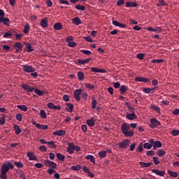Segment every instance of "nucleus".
<instances>
[{
	"instance_id": "45",
	"label": "nucleus",
	"mask_w": 179,
	"mask_h": 179,
	"mask_svg": "<svg viewBox=\"0 0 179 179\" xmlns=\"http://www.w3.org/2000/svg\"><path fill=\"white\" fill-rule=\"evenodd\" d=\"M6 116L5 115H2V117L0 119V125H3L6 122Z\"/></svg>"
},
{
	"instance_id": "37",
	"label": "nucleus",
	"mask_w": 179,
	"mask_h": 179,
	"mask_svg": "<svg viewBox=\"0 0 179 179\" xmlns=\"http://www.w3.org/2000/svg\"><path fill=\"white\" fill-rule=\"evenodd\" d=\"M17 108H19V110H21V111H24L26 112L27 110V106H26L25 105H17Z\"/></svg>"
},
{
	"instance_id": "50",
	"label": "nucleus",
	"mask_w": 179,
	"mask_h": 179,
	"mask_svg": "<svg viewBox=\"0 0 179 179\" xmlns=\"http://www.w3.org/2000/svg\"><path fill=\"white\" fill-rule=\"evenodd\" d=\"M34 93L38 94V96H43L44 94V92H43V91L40 90L39 89H35Z\"/></svg>"
},
{
	"instance_id": "11",
	"label": "nucleus",
	"mask_w": 179,
	"mask_h": 179,
	"mask_svg": "<svg viewBox=\"0 0 179 179\" xmlns=\"http://www.w3.org/2000/svg\"><path fill=\"white\" fill-rule=\"evenodd\" d=\"M47 106L48 108H50V110H61V106H55L54 103L51 102L48 103Z\"/></svg>"
},
{
	"instance_id": "39",
	"label": "nucleus",
	"mask_w": 179,
	"mask_h": 179,
	"mask_svg": "<svg viewBox=\"0 0 179 179\" xmlns=\"http://www.w3.org/2000/svg\"><path fill=\"white\" fill-rule=\"evenodd\" d=\"M157 6H167V4L164 1V0H159L158 3H157Z\"/></svg>"
},
{
	"instance_id": "62",
	"label": "nucleus",
	"mask_w": 179,
	"mask_h": 179,
	"mask_svg": "<svg viewBox=\"0 0 179 179\" xmlns=\"http://www.w3.org/2000/svg\"><path fill=\"white\" fill-rule=\"evenodd\" d=\"M39 150H41V152H47V148L45 147V145H41L39 147Z\"/></svg>"
},
{
	"instance_id": "1",
	"label": "nucleus",
	"mask_w": 179,
	"mask_h": 179,
	"mask_svg": "<svg viewBox=\"0 0 179 179\" xmlns=\"http://www.w3.org/2000/svg\"><path fill=\"white\" fill-rule=\"evenodd\" d=\"M13 164L10 162H8L6 164H3L1 168V173L0 178L1 179H8V176H6L8 171H9L10 169H13Z\"/></svg>"
},
{
	"instance_id": "64",
	"label": "nucleus",
	"mask_w": 179,
	"mask_h": 179,
	"mask_svg": "<svg viewBox=\"0 0 179 179\" xmlns=\"http://www.w3.org/2000/svg\"><path fill=\"white\" fill-rule=\"evenodd\" d=\"M68 45L69 47H75V45H76V43L74 41H71L68 43Z\"/></svg>"
},
{
	"instance_id": "28",
	"label": "nucleus",
	"mask_w": 179,
	"mask_h": 179,
	"mask_svg": "<svg viewBox=\"0 0 179 179\" xmlns=\"http://www.w3.org/2000/svg\"><path fill=\"white\" fill-rule=\"evenodd\" d=\"M71 170H73V171H79L80 169H82V166L80 164H77L76 166H71Z\"/></svg>"
},
{
	"instance_id": "36",
	"label": "nucleus",
	"mask_w": 179,
	"mask_h": 179,
	"mask_svg": "<svg viewBox=\"0 0 179 179\" xmlns=\"http://www.w3.org/2000/svg\"><path fill=\"white\" fill-rule=\"evenodd\" d=\"M30 31V25L29 23H27L24 27V34H27Z\"/></svg>"
},
{
	"instance_id": "20",
	"label": "nucleus",
	"mask_w": 179,
	"mask_h": 179,
	"mask_svg": "<svg viewBox=\"0 0 179 179\" xmlns=\"http://www.w3.org/2000/svg\"><path fill=\"white\" fill-rule=\"evenodd\" d=\"M136 6H138V4L136 3V2H131V1L126 2L127 8H136Z\"/></svg>"
},
{
	"instance_id": "9",
	"label": "nucleus",
	"mask_w": 179,
	"mask_h": 179,
	"mask_svg": "<svg viewBox=\"0 0 179 179\" xmlns=\"http://www.w3.org/2000/svg\"><path fill=\"white\" fill-rule=\"evenodd\" d=\"M66 134V131L65 130H57L52 133V135H55V136H64Z\"/></svg>"
},
{
	"instance_id": "7",
	"label": "nucleus",
	"mask_w": 179,
	"mask_h": 179,
	"mask_svg": "<svg viewBox=\"0 0 179 179\" xmlns=\"http://www.w3.org/2000/svg\"><path fill=\"white\" fill-rule=\"evenodd\" d=\"M43 164L46 166V167H50V169H57V163L48 159L45 160Z\"/></svg>"
},
{
	"instance_id": "13",
	"label": "nucleus",
	"mask_w": 179,
	"mask_h": 179,
	"mask_svg": "<svg viewBox=\"0 0 179 179\" xmlns=\"http://www.w3.org/2000/svg\"><path fill=\"white\" fill-rule=\"evenodd\" d=\"M67 150H68L69 155H72V153H73V152H75V144H73V143H69Z\"/></svg>"
},
{
	"instance_id": "19",
	"label": "nucleus",
	"mask_w": 179,
	"mask_h": 179,
	"mask_svg": "<svg viewBox=\"0 0 179 179\" xmlns=\"http://www.w3.org/2000/svg\"><path fill=\"white\" fill-rule=\"evenodd\" d=\"M136 82H145V83H148L149 82V78H143V77H136L135 78Z\"/></svg>"
},
{
	"instance_id": "43",
	"label": "nucleus",
	"mask_w": 179,
	"mask_h": 179,
	"mask_svg": "<svg viewBox=\"0 0 179 179\" xmlns=\"http://www.w3.org/2000/svg\"><path fill=\"white\" fill-rule=\"evenodd\" d=\"M144 149H150L151 148H153V145L150 144V143H145L143 145Z\"/></svg>"
},
{
	"instance_id": "54",
	"label": "nucleus",
	"mask_w": 179,
	"mask_h": 179,
	"mask_svg": "<svg viewBox=\"0 0 179 179\" xmlns=\"http://www.w3.org/2000/svg\"><path fill=\"white\" fill-rule=\"evenodd\" d=\"M14 164L16 166V167H17V169H22V167H23V164L20 162H14Z\"/></svg>"
},
{
	"instance_id": "5",
	"label": "nucleus",
	"mask_w": 179,
	"mask_h": 179,
	"mask_svg": "<svg viewBox=\"0 0 179 179\" xmlns=\"http://www.w3.org/2000/svg\"><path fill=\"white\" fill-rule=\"evenodd\" d=\"M23 71L26 73H31L33 72H36V69L33 68V66L24 64L22 65Z\"/></svg>"
},
{
	"instance_id": "47",
	"label": "nucleus",
	"mask_w": 179,
	"mask_h": 179,
	"mask_svg": "<svg viewBox=\"0 0 179 179\" xmlns=\"http://www.w3.org/2000/svg\"><path fill=\"white\" fill-rule=\"evenodd\" d=\"M150 108H152V110H155L157 113H160V108L156 105H151Z\"/></svg>"
},
{
	"instance_id": "55",
	"label": "nucleus",
	"mask_w": 179,
	"mask_h": 179,
	"mask_svg": "<svg viewBox=\"0 0 179 179\" xmlns=\"http://www.w3.org/2000/svg\"><path fill=\"white\" fill-rule=\"evenodd\" d=\"M171 135H173V136H177L179 135V131L178 129H173L171 131Z\"/></svg>"
},
{
	"instance_id": "63",
	"label": "nucleus",
	"mask_w": 179,
	"mask_h": 179,
	"mask_svg": "<svg viewBox=\"0 0 179 179\" xmlns=\"http://www.w3.org/2000/svg\"><path fill=\"white\" fill-rule=\"evenodd\" d=\"M128 110L129 113H131V114H135V109L132 108L131 106H128Z\"/></svg>"
},
{
	"instance_id": "18",
	"label": "nucleus",
	"mask_w": 179,
	"mask_h": 179,
	"mask_svg": "<svg viewBox=\"0 0 179 179\" xmlns=\"http://www.w3.org/2000/svg\"><path fill=\"white\" fill-rule=\"evenodd\" d=\"M27 156L29 157V160H37V156L31 152H28Z\"/></svg>"
},
{
	"instance_id": "61",
	"label": "nucleus",
	"mask_w": 179,
	"mask_h": 179,
	"mask_svg": "<svg viewBox=\"0 0 179 179\" xmlns=\"http://www.w3.org/2000/svg\"><path fill=\"white\" fill-rule=\"evenodd\" d=\"M15 47H16L19 50H22V43H20V42L15 43Z\"/></svg>"
},
{
	"instance_id": "42",
	"label": "nucleus",
	"mask_w": 179,
	"mask_h": 179,
	"mask_svg": "<svg viewBox=\"0 0 179 179\" xmlns=\"http://www.w3.org/2000/svg\"><path fill=\"white\" fill-rule=\"evenodd\" d=\"M85 86L87 89H89V90H93V89H94V85L90 83H85Z\"/></svg>"
},
{
	"instance_id": "52",
	"label": "nucleus",
	"mask_w": 179,
	"mask_h": 179,
	"mask_svg": "<svg viewBox=\"0 0 179 179\" xmlns=\"http://www.w3.org/2000/svg\"><path fill=\"white\" fill-rule=\"evenodd\" d=\"M87 92H81V99L83 100H87Z\"/></svg>"
},
{
	"instance_id": "26",
	"label": "nucleus",
	"mask_w": 179,
	"mask_h": 179,
	"mask_svg": "<svg viewBox=\"0 0 179 179\" xmlns=\"http://www.w3.org/2000/svg\"><path fill=\"white\" fill-rule=\"evenodd\" d=\"M86 124L88 127H94V119H88L86 120Z\"/></svg>"
},
{
	"instance_id": "49",
	"label": "nucleus",
	"mask_w": 179,
	"mask_h": 179,
	"mask_svg": "<svg viewBox=\"0 0 179 179\" xmlns=\"http://www.w3.org/2000/svg\"><path fill=\"white\" fill-rule=\"evenodd\" d=\"M66 106L69 108V110H67V111H69V113H72V111H73V105L72 103H66Z\"/></svg>"
},
{
	"instance_id": "6",
	"label": "nucleus",
	"mask_w": 179,
	"mask_h": 179,
	"mask_svg": "<svg viewBox=\"0 0 179 179\" xmlns=\"http://www.w3.org/2000/svg\"><path fill=\"white\" fill-rule=\"evenodd\" d=\"M117 146H119L120 149H127V148L129 146V140L128 139L122 140V142L117 144Z\"/></svg>"
},
{
	"instance_id": "4",
	"label": "nucleus",
	"mask_w": 179,
	"mask_h": 179,
	"mask_svg": "<svg viewBox=\"0 0 179 179\" xmlns=\"http://www.w3.org/2000/svg\"><path fill=\"white\" fill-rule=\"evenodd\" d=\"M160 125V122L157 120L155 117L151 118L150 120V128H152V129H155V128H157V127H159Z\"/></svg>"
},
{
	"instance_id": "14",
	"label": "nucleus",
	"mask_w": 179,
	"mask_h": 179,
	"mask_svg": "<svg viewBox=\"0 0 179 179\" xmlns=\"http://www.w3.org/2000/svg\"><path fill=\"white\" fill-rule=\"evenodd\" d=\"M22 89H24V90H25L26 92H33V90H34V88L30 87V85L26 84V83H23L22 85Z\"/></svg>"
},
{
	"instance_id": "58",
	"label": "nucleus",
	"mask_w": 179,
	"mask_h": 179,
	"mask_svg": "<svg viewBox=\"0 0 179 179\" xmlns=\"http://www.w3.org/2000/svg\"><path fill=\"white\" fill-rule=\"evenodd\" d=\"M15 118L16 120H17V121H22V120L23 119V117L22 116V114L20 113H17L16 115H15Z\"/></svg>"
},
{
	"instance_id": "30",
	"label": "nucleus",
	"mask_w": 179,
	"mask_h": 179,
	"mask_svg": "<svg viewBox=\"0 0 179 179\" xmlns=\"http://www.w3.org/2000/svg\"><path fill=\"white\" fill-rule=\"evenodd\" d=\"M78 80H83L85 79V73L82 71H78L77 73Z\"/></svg>"
},
{
	"instance_id": "53",
	"label": "nucleus",
	"mask_w": 179,
	"mask_h": 179,
	"mask_svg": "<svg viewBox=\"0 0 179 179\" xmlns=\"http://www.w3.org/2000/svg\"><path fill=\"white\" fill-rule=\"evenodd\" d=\"M154 164H156L157 166V164H160V161H159V158L157 157H153L152 158Z\"/></svg>"
},
{
	"instance_id": "57",
	"label": "nucleus",
	"mask_w": 179,
	"mask_h": 179,
	"mask_svg": "<svg viewBox=\"0 0 179 179\" xmlns=\"http://www.w3.org/2000/svg\"><path fill=\"white\" fill-rule=\"evenodd\" d=\"M83 54H85V55H90L92 54V52L90 50H80Z\"/></svg>"
},
{
	"instance_id": "21",
	"label": "nucleus",
	"mask_w": 179,
	"mask_h": 179,
	"mask_svg": "<svg viewBox=\"0 0 179 179\" xmlns=\"http://www.w3.org/2000/svg\"><path fill=\"white\" fill-rule=\"evenodd\" d=\"M72 22H73V24H76V26H79V24H82V21L78 17L73 18Z\"/></svg>"
},
{
	"instance_id": "38",
	"label": "nucleus",
	"mask_w": 179,
	"mask_h": 179,
	"mask_svg": "<svg viewBox=\"0 0 179 179\" xmlns=\"http://www.w3.org/2000/svg\"><path fill=\"white\" fill-rule=\"evenodd\" d=\"M99 156L101 157V159H104V157H106L107 156V152L106 151H100L98 153Z\"/></svg>"
},
{
	"instance_id": "40",
	"label": "nucleus",
	"mask_w": 179,
	"mask_h": 179,
	"mask_svg": "<svg viewBox=\"0 0 179 179\" xmlns=\"http://www.w3.org/2000/svg\"><path fill=\"white\" fill-rule=\"evenodd\" d=\"M168 174H169V176H171V177H178V173H177V172H173V171H168Z\"/></svg>"
},
{
	"instance_id": "2",
	"label": "nucleus",
	"mask_w": 179,
	"mask_h": 179,
	"mask_svg": "<svg viewBox=\"0 0 179 179\" xmlns=\"http://www.w3.org/2000/svg\"><path fill=\"white\" fill-rule=\"evenodd\" d=\"M130 129H131V127H129V123L124 122L122 124V126H121L122 134H123V135H124V136H126L127 138H131L134 136V132L133 130H130Z\"/></svg>"
},
{
	"instance_id": "17",
	"label": "nucleus",
	"mask_w": 179,
	"mask_h": 179,
	"mask_svg": "<svg viewBox=\"0 0 179 179\" xmlns=\"http://www.w3.org/2000/svg\"><path fill=\"white\" fill-rule=\"evenodd\" d=\"M34 125H36V128H38V129H48V125L47 124H41L38 123H35L33 122Z\"/></svg>"
},
{
	"instance_id": "34",
	"label": "nucleus",
	"mask_w": 179,
	"mask_h": 179,
	"mask_svg": "<svg viewBox=\"0 0 179 179\" xmlns=\"http://www.w3.org/2000/svg\"><path fill=\"white\" fill-rule=\"evenodd\" d=\"M56 157L59 160V162H64L65 160V156L62 155L61 153H57Z\"/></svg>"
},
{
	"instance_id": "3",
	"label": "nucleus",
	"mask_w": 179,
	"mask_h": 179,
	"mask_svg": "<svg viewBox=\"0 0 179 179\" xmlns=\"http://www.w3.org/2000/svg\"><path fill=\"white\" fill-rule=\"evenodd\" d=\"M5 11L3 10L0 9V23H3L6 26H9L10 24V20L9 18L5 17Z\"/></svg>"
},
{
	"instance_id": "51",
	"label": "nucleus",
	"mask_w": 179,
	"mask_h": 179,
	"mask_svg": "<svg viewBox=\"0 0 179 179\" xmlns=\"http://www.w3.org/2000/svg\"><path fill=\"white\" fill-rule=\"evenodd\" d=\"M76 9H77V10H85V6H81V5H79V4H77L76 6Z\"/></svg>"
},
{
	"instance_id": "25",
	"label": "nucleus",
	"mask_w": 179,
	"mask_h": 179,
	"mask_svg": "<svg viewBox=\"0 0 179 179\" xmlns=\"http://www.w3.org/2000/svg\"><path fill=\"white\" fill-rule=\"evenodd\" d=\"M13 129H14L15 135H19L20 132H22V129H20V127L17 124L14 125Z\"/></svg>"
},
{
	"instance_id": "23",
	"label": "nucleus",
	"mask_w": 179,
	"mask_h": 179,
	"mask_svg": "<svg viewBox=\"0 0 179 179\" xmlns=\"http://www.w3.org/2000/svg\"><path fill=\"white\" fill-rule=\"evenodd\" d=\"M139 164L141 167L145 168V167H150L152 166V162H140Z\"/></svg>"
},
{
	"instance_id": "22",
	"label": "nucleus",
	"mask_w": 179,
	"mask_h": 179,
	"mask_svg": "<svg viewBox=\"0 0 179 179\" xmlns=\"http://www.w3.org/2000/svg\"><path fill=\"white\" fill-rule=\"evenodd\" d=\"M91 59H78V65H85V64H88V62H90Z\"/></svg>"
},
{
	"instance_id": "56",
	"label": "nucleus",
	"mask_w": 179,
	"mask_h": 179,
	"mask_svg": "<svg viewBox=\"0 0 179 179\" xmlns=\"http://www.w3.org/2000/svg\"><path fill=\"white\" fill-rule=\"evenodd\" d=\"M162 27H156V28H155L154 29H153V31L155 32V33H161V31H162Z\"/></svg>"
},
{
	"instance_id": "31",
	"label": "nucleus",
	"mask_w": 179,
	"mask_h": 179,
	"mask_svg": "<svg viewBox=\"0 0 179 179\" xmlns=\"http://www.w3.org/2000/svg\"><path fill=\"white\" fill-rule=\"evenodd\" d=\"M127 90L128 87H127V85H121L120 87V92L121 94H124V93H125V92H127Z\"/></svg>"
},
{
	"instance_id": "60",
	"label": "nucleus",
	"mask_w": 179,
	"mask_h": 179,
	"mask_svg": "<svg viewBox=\"0 0 179 179\" xmlns=\"http://www.w3.org/2000/svg\"><path fill=\"white\" fill-rule=\"evenodd\" d=\"M136 151L137 152H143V143H141L139 145V147L137 148Z\"/></svg>"
},
{
	"instance_id": "29",
	"label": "nucleus",
	"mask_w": 179,
	"mask_h": 179,
	"mask_svg": "<svg viewBox=\"0 0 179 179\" xmlns=\"http://www.w3.org/2000/svg\"><path fill=\"white\" fill-rule=\"evenodd\" d=\"M55 30H62V24L60 22H57L53 26Z\"/></svg>"
},
{
	"instance_id": "12",
	"label": "nucleus",
	"mask_w": 179,
	"mask_h": 179,
	"mask_svg": "<svg viewBox=\"0 0 179 179\" xmlns=\"http://www.w3.org/2000/svg\"><path fill=\"white\" fill-rule=\"evenodd\" d=\"M152 173H154V174H156L157 176H159L160 177H164L166 174V171H159L157 169H152Z\"/></svg>"
},
{
	"instance_id": "48",
	"label": "nucleus",
	"mask_w": 179,
	"mask_h": 179,
	"mask_svg": "<svg viewBox=\"0 0 179 179\" xmlns=\"http://www.w3.org/2000/svg\"><path fill=\"white\" fill-rule=\"evenodd\" d=\"M3 37L4 38H12V33L10 32H5Z\"/></svg>"
},
{
	"instance_id": "27",
	"label": "nucleus",
	"mask_w": 179,
	"mask_h": 179,
	"mask_svg": "<svg viewBox=\"0 0 179 179\" xmlns=\"http://www.w3.org/2000/svg\"><path fill=\"white\" fill-rule=\"evenodd\" d=\"M155 89H156V87H154V88H144L143 90V92H144V93H146V94L155 93Z\"/></svg>"
},
{
	"instance_id": "44",
	"label": "nucleus",
	"mask_w": 179,
	"mask_h": 179,
	"mask_svg": "<svg viewBox=\"0 0 179 179\" xmlns=\"http://www.w3.org/2000/svg\"><path fill=\"white\" fill-rule=\"evenodd\" d=\"M96 106H97V101L94 98H92V110H94V108H96Z\"/></svg>"
},
{
	"instance_id": "24",
	"label": "nucleus",
	"mask_w": 179,
	"mask_h": 179,
	"mask_svg": "<svg viewBox=\"0 0 179 179\" xmlns=\"http://www.w3.org/2000/svg\"><path fill=\"white\" fill-rule=\"evenodd\" d=\"M85 159L87 160H90L91 163H93L94 164L96 163V160L94 159V156L92 155H88L85 157Z\"/></svg>"
},
{
	"instance_id": "41",
	"label": "nucleus",
	"mask_w": 179,
	"mask_h": 179,
	"mask_svg": "<svg viewBox=\"0 0 179 179\" xmlns=\"http://www.w3.org/2000/svg\"><path fill=\"white\" fill-rule=\"evenodd\" d=\"M48 146H50V148H57V145H55V141H48Z\"/></svg>"
},
{
	"instance_id": "10",
	"label": "nucleus",
	"mask_w": 179,
	"mask_h": 179,
	"mask_svg": "<svg viewBox=\"0 0 179 179\" xmlns=\"http://www.w3.org/2000/svg\"><path fill=\"white\" fill-rule=\"evenodd\" d=\"M40 24L44 29L48 27V18L44 17L41 20Z\"/></svg>"
},
{
	"instance_id": "35",
	"label": "nucleus",
	"mask_w": 179,
	"mask_h": 179,
	"mask_svg": "<svg viewBox=\"0 0 179 179\" xmlns=\"http://www.w3.org/2000/svg\"><path fill=\"white\" fill-rule=\"evenodd\" d=\"M152 146L154 149H157V148H162V142H160L159 141H155Z\"/></svg>"
},
{
	"instance_id": "46",
	"label": "nucleus",
	"mask_w": 179,
	"mask_h": 179,
	"mask_svg": "<svg viewBox=\"0 0 179 179\" xmlns=\"http://www.w3.org/2000/svg\"><path fill=\"white\" fill-rule=\"evenodd\" d=\"M40 115H41V118H43V119L47 118V113H45V110H41L40 111Z\"/></svg>"
},
{
	"instance_id": "33",
	"label": "nucleus",
	"mask_w": 179,
	"mask_h": 179,
	"mask_svg": "<svg viewBox=\"0 0 179 179\" xmlns=\"http://www.w3.org/2000/svg\"><path fill=\"white\" fill-rule=\"evenodd\" d=\"M24 44H26L27 52H33V51H34V50L31 48V44L27 43H24Z\"/></svg>"
},
{
	"instance_id": "59",
	"label": "nucleus",
	"mask_w": 179,
	"mask_h": 179,
	"mask_svg": "<svg viewBox=\"0 0 179 179\" xmlns=\"http://www.w3.org/2000/svg\"><path fill=\"white\" fill-rule=\"evenodd\" d=\"M145 57V55L143 53H138L136 55V58H138V59H143Z\"/></svg>"
},
{
	"instance_id": "8",
	"label": "nucleus",
	"mask_w": 179,
	"mask_h": 179,
	"mask_svg": "<svg viewBox=\"0 0 179 179\" xmlns=\"http://www.w3.org/2000/svg\"><path fill=\"white\" fill-rule=\"evenodd\" d=\"M82 92H83V90L82 89H77L74 91V97L77 101H80V96L82 94Z\"/></svg>"
},
{
	"instance_id": "32",
	"label": "nucleus",
	"mask_w": 179,
	"mask_h": 179,
	"mask_svg": "<svg viewBox=\"0 0 179 179\" xmlns=\"http://www.w3.org/2000/svg\"><path fill=\"white\" fill-rule=\"evenodd\" d=\"M157 155L159 157H163V156H166V152L164 150L159 149L157 151Z\"/></svg>"
},
{
	"instance_id": "15",
	"label": "nucleus",
	"mask_w": 179,
	"mask_h": 179,
	"mask_svg": "<svg viewBox=\"0 0 179 179\" xmlns=\"http://www.w3.org/2000/svg\"><path fill=\"white\" fill-rule=\"evenodd\" d=\"M91 71L92 72H95L96 73H106V70L96 67H92Z\"/></svg>"
},
{
	"instance_id": "16",
	"label": "nucleus",
	"mask_w": 179,
	"mask_h": 179,
	"mask_svg": "<svg viewBox=\"0 0 179 179\" xmlns=\"http://www.w3.org/2000/svg\"><path fill=\"white\" fill-rule=\"evenodd\" d=\"M126 118L127 120H129L130 121H132L134 120H136V118H138V117L136 116V115L135 113H127V114H126Z\"/></svg>"
}]
</instances>
